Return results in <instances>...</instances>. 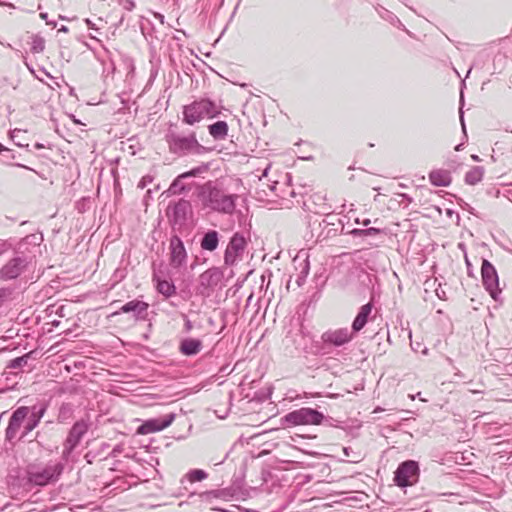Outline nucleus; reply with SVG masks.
I'll return each mask as SVG.
<instances>
[{"label": "nucleus", "mask_w": 512, "mask_h": 512, "mask_svg": "<svg viewBox=\"0 0 512 512\" xmlns=\"http://www.w3.org/2000/svg\"><path fill=\"white\" fill-rule=\"evenodd\" d=\"M196 195L204 209L226 215H232L236 209L238 195L228 193L217 180L199 185Z\"/></svg>", "instance_id": "1"}, {"label": "nucleus", "mask_w": 512, "mask_h": 512, "mask_svg": "<svg viewBox=\"0 0 512 512\" xmlns=\"http://www.w3.org/2000/svg\"><path fill=\"white\" fill-rule=\"evenodd\" d=\"M164 139L169 152L177 157L201 155L207 151V148L199 143L195 131H184L177 123L169 124Z\"/></svg>", "instance_id": "2"}, {"label": "nucleus", "mask_w": 512, "mask_h": 512, "mask_svg": "<svg viewBox=\"0 0 512 512\" xmlns=\"http://www.w3.org/2000/svg\"><path fill=\"white\" fill-rule=\"evenodd\" d=\"M64 470L62 462L48 463L43 468L28 467L26 477L22 479V486L26 491L33 486H46L60 477Z\"/></svg>", "instance_id": "3"}, {"label": "nucleus", "mask_w": 512, "mask_h": 512, "mask_svg": "<svg viewBox=\"0 0 512 512\" xmlns=\"http://www.w3.org/2000/svg\"><path fill=\"white\" fill-rule=\"evenodd\" d=\"M182 123L194 125L205 117L214 118L220 114L216 103L209 98H201L183 107Z\"/></svg>", "instance_id": "4"}, {"label": "nucleus", "mask_w": 512, "mask_h": 512, "mask_svg": "<svg viewBox=\"0 0 512 512\" xmlns=\"http://www.w3.org/2000/svg\"><path fill=\"white\" fill-rule=\"evenodd\" d=\"M26 405L21 408L27 411V418L24 421V428L21 431L18 441H23L40 423L41 419L47 412L49 401L46 399H26Z\"/></svg>", "instance_id": "5"}, {"label": "nucleus", "mask_w": 512, "mask_h": 512, "mask_svg": "<svg viewBox=\"0 0 512 512\" xmlns=\"http://www.w3.org/2000/svg\"><path fill=\"white\" fill-rule=\"evenodd\" d=\"M354 335L355 333L346 327L329 329L322 333L319 342H315L317 353L321 355L329 354L333 348H338L351 342Z\"/></svg>", "instance_id": "6"}, {"label": "nucleus", "mask_w": 512, "mask_h": 512, "mask_svg": "<svg viewBox=\"0 0 512 512\" xmlns=\"http://www.w3.org/2000/svg\"><path fill=\"white\" fill-rule=\"evenodd\" d=\"M325 420L326 416L317 409L302 407L282 416L280 424L285 428L300 425H321Z\"/></svg>", "instance_id": "7"}, {"label": "nucleus", "mask_w": 512, "mask_h": 512, "mask_svg": "<svg viewBox=\"0 0 512 512\" xmlns=\"http://www.w3.org/2000/svg\"><path fill=\"white\" fill-rule=\"evenodd\" d=\"M35 259V253H23L14 249L12 257L0 268V279L14 280L28 270Z\"/></svg>", "instance_id": "8"}, {"label": "nucleus", "mask_w": 512, "mask_h": 512, "mask_svg": "<svg viewBox=\"0 0 512 512\" xmlns=\"http://www.w3.org/2000/svg\"><path fill=\"white\" fill-rule=\"evenodd\" d=\"M480 273L485 290L494 301L502 303V290L499 287V276L495 266L489 260L483 258Z\"/></svg>", "instance_id": "9"}, {"label": "nucleus", "mask_w": 512, "mask_h": 512, "mask_svg": "<svg viewBox=\"0 0 512 512\" xmlns=\"http://www.w3.org/2000/svg\"><path fill=\"white\" fill-rule=\"evenodd\" d=\"M419 478L420 466L416 460H405L401 462L394 472V482L401 488L416 484Z\"/></svg>", "instance_id": "10"}, {"label": "nucleus", "mask_w": 512, "mask_h": 512, "mask_svg": "<svg viewBox=\"0 0 512 512\" xmlns=\"http://www.w3.org/2000/svg\"><path fill=\"white\" fill-rule=\"evenodd\" d=\"M246 247L245 236L240 232L234 233L224 252V265L229 267L236 265L238 261L242 260Z\"/></svg>", "instance_id": "11"}, {"label": "nucleus", "mask_w": 512, "mask_h": 512, "mask_svg": "<svg viewBox=\"0 0 512 512\" xmlns=\"http://www.w3.org/2000/svg\"><path fill=\"white\" fill-rule=\"evenodd\" d=\"M224 273L220 267H211L200 274L198 292L203 296H210L215 288L221 283Z\"/></svg>", "instance_id": "12"}, {"label": "nucleus", "mask_w": 512, "mask_h": 512, "mask_svg": "<svg viewBox=\"0 0 512 512\" xmlns=\"http://www.w3.org/2000/svg\"><path fill=\"white\" fill-rule=\"evenodd\" d=\"M88 431V424L85 420L76 421L69 430L68 436L63 444L62 456L68 458L74 449L79 445L82 437Z\"/></svg>", "instance_id": "13"}, {"label": "nucleus", "mask_w": 512, "mask_h": 512, "mask_svg": "<svg viewBox=\"0 0 512 512\" xmlns=\"http://www.w3.org/2000/svg\"><path fill=\"white\" fill-rule=\"evenodd\" d=\"M27 418V411L17 407L11 414L8 421V426L5 430V440L11 444H14L15 439H18L20 435L21 427L24 428V421Z\"/></svg>", "instance_id": "14"}, {"label": "nucleus", "mask_w": 512, "mask_h": 512, "mask_svg": "<svg viewBox=\"0 0 512 512\" xmlns=\"http://www.w3.org/2000/svg\"><path fill=\"white\" fill-rule=\"evenodd\" d=\"M176 418L175 413H169L161 417L150 418L138 426L136 432L140 435H147L155 432H159L169 427Z\"/></svg>", "instance_id": "15"}, {"label": "nucleus", "mask_w": 512, "mask_h": 512, "mask_svg": "<svg viewBox=\"0 0 512 512\" xmlns=\"http://www.w3.org/2000/svg\"><path fill=\"white\" fill-rule=\"evenodd\" d=\"M170 250V265L179 269L186 264L187 261V251L184 246L182 239L178 235H173L170 238L169 243Z\"/></svg>", "instance_id": "16"}, {"label": "nucleus", "mask_w": 512, "mask_h": 512, "mask_svg": "<svg viewBox=\"0 0 512 512\" xmlns=\"http://www.w3.org/2000/svg\"><path fill=\"white\" fill-rule=\"evenodd\" d=\"M148 309L149 304L147 302L139 299H134L128 301L123 306H121L119 310L113 312L112 316L124 313H132L136 321H145L148 318Z\"/></svg>", "instance_id": "17"}, {"label": "nucleus", "mask_w": 512, "mask_h": 512, "mask_svg": "<svg viewBox=\"0 0 512 512\" xmlns=\"http://www.w3.org/2000/svg\"><path fill=\"white\" fill-rule=\"evenodd\" d=\"M209 169L208 164H202L198 167L192 168L191 170L184 172L177 176L169 187V192L172 194H181L187 190V187L183 183V180L189 177H196L201 173L206 172Z\"/></svg>", "instance_id": "18"}, {"label": "nucleus", "mask_w": 512, "mask_h": 512, "mask_svg": "<svg viewBox=\"0 0 512 512\" xmlns=\"http://www.w3.org/2000/svg\"><path fill=\"white\" fill-rule=\"evenodd\" d=\"M203 341L199 338L184 337L179 340L178 351L186 357H193L200 353Z\"/></svg>", "instance_id": "19"}, {"label": "nucleus", "mask_w": 512, "mask_h": 512, "mask_svg": "<svg viewBox=\"0 0 512 512\" xmlns=\"http://www.w3.org/2000/svg\"><path fill=\"white\" fill-rule=\"evenodd\" d=\"M372 311H373V303L372 302H368L360 307V309L351 325V330L355 334L360 332L365 327V325L368 323V321L371 319Z\"/></svg>", "instance_id": "20"}, {"label": "nucleus", "mask_w": 512, "mask_h": 512, "mask_svg": "<svg viewBox=\"0 0 512 512\" xmlns=\"http://www.w3.org/2000/svg\"><path fill=\"white\" fill-rule=\"evenodd\" d=\"M43 241L42 233H33L22 238L15 249L22 251L23 253H34V249Z\"/></svg>", "instance_id": "21"}, {"label": "nucleus", "mask_w": 512, "mask_h": 512, "mask_svg": "<svg viewBox=\"0 0 512 512\" xmlns=\"http://www.w3.org/2000/svg\"><path fill=\"white\" fill-rule=\"evenodd\" d=\"M336 222L341 225L340 233H344V224L342 223L341 219H339L334 214H327L326 218L321 221H318V220L311 221L310 220L308 223V226L311 229V238H313L315 236V231H318L322 228L327 229L329 226H334L336 224Z\"/></svg>", "instance_id": "22"}, {"label": "nucleus", "mask_w": 512, "mask_h": 512, "mask_svg": "<svg viewBox=\"0 0 512 512\" xmlns=\"http://www.w3.org/2000/svg\"><path fill=\"white\" fill-rule=\"evenodd\" d=\"M198 496L202 502L212 504L214 499L230 500L233 497V491L231 488H222L204 491Z\"/></svg>", "instance_id": "23"}, {"label": "nucleus", "mask_w": 512, "mask_h": 512, "mask_svg": "<svg viewBox=\"0 0 512 512\" xmlns=\"http://www.w3.org/2000/svg\"><path fill=\"white\" fill-rule=\"evenodd\" d=\"M428 178L436 187H448L452 183L451 173L446 169H433L429 172Z\"/></svg>", "instance_id": "24"}, {"label": "nucleus", "mask_w": 512, "mask_h": 512, "mask_svg": "<svg viewBox=\"0 0 512 512\" xmlns=\"http://www.w3.org/2000/svg\"><path fill=\"white\" fill-rule=\"evenodd\" d=\"M191 204L188 200L180 199L171 207V218L174 223H182L187 219Z\"/></svg>", "instance_id": "25"}, {"label": "nucleus", "mask_w": 512, "mask_h": 512, "mask_svg": "<svg viewBox=\"0 0 512 512\" xmlns=\"http://www.w3.org/2000/svg\"><path fill=\"white\" fill-rule=\"evenodd\" d=\"M219 245V232L216 230H208L206 231L201 240L200 247L204 251L213 252L217 249Z\"/></svg>", "instance_id": "26"}, {"label": "nucleus", "mask_w": 512, "mask_h": 512, "mask_svg": "<svg viewBox=\"0 0 512 512\" xmlns=\"http://www.w3.org/2000/svg\"><path fill=\"white\" fill-rule=\"evenodd\" d=\"M376 11L382 19L389 22L393 26H396L397 28L409 33V31L406 29L405 25L400 21V19L393 12L389 11L388 9H386L385 7L380 6V5L378 7H376Z\"/></svg>", "instance_id": "27"}, {"label": "nucleus", "mask_w": 512, "mask_h": 512, "mask_svg": "<svg viewBox=\"0 0 512 512\" xmlns=\"http://www.w3.org/2000/svg\"><path fill=\"white\" fill-rule=\"evenodd\" d=\"M208 131L215 140H223L228 134V124L222 120L216 121L208 126Z\"/></svg>", "instance_id": "28"}, {"label": "nucleus", "mask_w": 512, "mask_h": 512, "mask_svg": "<svg viewBox=\"0 0 512 512\" xmlns=\"http://www.w3.org/2000/svg\"><path fill=\"white\" fill-rule=\"evenodd\" d=\"M36 354V351L28 352L20 357H16L9 361L7 368L10 369H20L23 367L32 368V365L29 363L31 360H35L36 358L33 355Z\"/></svg>", "instance_id": "29"}, {"label": "nucleus", "mask_w": 512, "mask_h": 512, "mask_svg": "<svg viewBox=\"0 0 512 512\" xmlns=\"http://www.w3.org/2000/svg\"><path fill=\"white\" fill-rule=\"evenodd\" d=\"M484 167L482 166H474L472 167L466 174L464 181L467 185H476L478 184L484 176Z\"/></svg>", "instance_id": "30"}, {"label": "nucleus", "mask_w": 512, "mask_h": 512, "mask_svg": "<svg viewBox=\"0 0 512 512\" xmlns=\"http://www.w3.org/2000/svg\"><path fill=\"white\" fill-rule=\"evenodd\" d=\"M156 289L158 293L162 294L165 298H169L177 293L174 283L164 279H157Z\"/></svg>", "instance_id": "31"}, {"label": "nucleus", "mask_w": 512, "mask_h": 512, "mask_svg": "<svg viewBox=\"0 0 512 512\" xmlns=\"http://www.w3.org/2000/svg\"><path fill=\"white\" fill-rule=\"evenodd\" d=\"M208 477V473L202 469H191L189 470L180 480V483L184 485V483L190 482H201Z\"/></svg>", "instance_id": "32"}, {"label": "nucleus", "mask_w": 512, "mask_h": 512, "mask_svg": "<svg viewBox=\"0 0 512 512\" xmlns=\"http://www.w3.org/2000/svg\"><path fill=\"white\" fill-rule=\"evenodd\" d=\"M15 158H16V155L14 154V152L11 149L3 146V150L0 153V160L2 163L7 164V165H14V166L24 168L27 170H31L38 174L37 171H35L34 169H32L24 164H20V163L12 164L11 161L14 160Z\"/></svg>", "instance_id": "33"}, {"label": "nucleus", "mask_w": 512, "mask_h": 512, "mask_svg": "<svg viewBox=\"0 0 512 512\" xmlns=\"http://www.w3.org/2000/svg\"><path fill=\"white\" fill-rule=\"evenodd\" d=\"M73 405L71 403H62V405L59 408L58 413V422L59 423H65L73 416Z\"/></svg>", "instance_id": "34"}, {"label": "nucleus", "mask_w": 512, "mask_h": 512, "mask_svg": "<svg viewBox=\"0 0 512 512\" xmlns=\"http://www.w3.org/2000/svg\"><path fill=\"white\" fill-rule=\"evenodd\" d=\"M347 233L354 237L376 236V235L381 234L382 230L379 228H376V227H369L366 229L354 228Z\"/></svg>", "instance_id": "35"}, {"label": "nucleus", "mask_w": 512, "mask_h": 512, "mask_svg": "<svg viewBox=\"0 0 512 512\" xmlns=\"http://www.w3.org/2000/svg\"><path fill=\"white\" fill-rule=\"evenodd\" d=\"M45 49V39L40 35H34L32 38L31 52L33 54L42 53Z\"/></svg>", "instance_id": "36"}, {"label": "nucleus", "mask_w": 512, "mask_h": 512, "mask_svg": "<svg viewBox=\"0 0 512 512\" xmlns=\"http://www.w3.org/2000/svg\"><path fill=\"white\" fill-rule=\"evenodd\" d=\"M324 230L325 229L322 228V229H320L318 231H315V233H317L316 240H315L316 242H320V241H323V240H325V239H327L329 237H334V236H337L338 234H341L340 232H338V230L336 228H329L326 231L325 235H323L324 234Z\"/></svg>", "instance_id": "37"}, {"label": "nucleus", "mask_w": 512, "mask_h": 512, "mask_svg": "<svg viewBox=\"0 0 512 512\" xmlns=\"http://www.w3.org/2000/svg\"><path fill=\"white\" fill-rule=\"evenodd\" d=\"M308 274H309V263L305 262V264H304V266L302 268V271L298 275L297 280H296V283L298 284V286H301L305 282L306 277L308 276Z\"/></svg>", "instance_id": "38"}, {"label": "nucleus", "mask_w": 512, "mask_h": 512, "mask_svg": "<svg viewBox=\"0 0 512 512\" xmlns=\"http://www.w3.org/2000/svg\"><path fill=\"white\" fill-rule=\"evenodd\" d=\"M182 318L184 321L183 332L190 333L191 330L194 328L192 321L188 318L186 314H182Z\"/></svg>", "instance_id": "39"}, {"label": "nucleus", "mask_w": 512, "mask_h": 512, "mask_svg": "<svg viewBox=\"0 0 512 512\" xmlns=\"http://www.w3.org/2000/svg\"><path fill=\"white\" fill-rule=\"evenodd\" d=\"M154 180V177L151 176V175H145L141 178V180L139 181L138 183V187L143 189L145 188L147 185H149L150 183H152Z\"/></svg>", "instance_id": "40"}, {"label": "nucleus", "mask_w": 512, "mask_h": 512, "mask_svg": "<svg viewBox=\"0 0 512 512\" xmlns=\"http://www.w3.org/2000/svg\"><path fill=\"white\" fill-rule=\"evenodd\" d=\"M123 446L121 444H118L116 446H114V448L112 449L111 453H110V456L111 457H117L118 455H120L122 452H123Z\"/></svg>", "instance_id": "41"}, {"label": "nucleus", "mask_w": 512, "mask_h": 512, "mask_svg": "<svg viewBox=\"0 0 512 512\" xmlns=\"http://www.w3.org/2000/svg\"><path fill=\"white\" fill-rule=\"evenodd\" d=\"M483 65H484V61H480V59H479V58H478V59H476V60L473 62L472 66L469 68V70H468V72H467V76L470 74V72H471V70H472L473 68H480V69H481V68H483Z\"/></svg>", "instance_id": "42"}, {"label": "nucleus", "mask_w": 512, "mask_h": 512, "mask_svg": "<svg viewBox=\"0 0 512 512\" xmlns=\"http://www.w3.org/2000/svg\"><path fill=\"white\" fill-rule=\"evenodd\" d=\"M399 196L401 197L402 202H406L407 204L412 203L413 199L406 193H400Z\"/></svg>", "instance_id": "43"}, {"label": "nucleus", "mask_w": 512, "mask_h": 512, "mask_svg": "<svg viewBox=\"0 0 512 512\" xmlns=\"http://www.w3.org/2000/svg\"><path fill=\"white\" fill-rule=\"evenodd\" d=\"M357 224H362L363 226H368L371 223V220L366 218L362 221H360L358 218L355 220Z\"/></svg>", "instance_id": "44"}, {"label": "nucleus", "mask_w": 512, "mask_h": 512, "mask_svg": "<svg viewBox=\"0 0 512 512\" xmlns=\"http://www.w3.org/2000/svg\"><path fill=\"white\" fill-rule=\"evenodd\" d=\"M35 441L42 445V434L40 431H37L36 434H35Z\"/></svg>", "instance_id": "45"}, {"label": "nucleus", "mask_w": 512, "mask_h": 512, "mask_svg": "<svg viewBox=\"0 0 512 512\" xmlns=\"http://www.w3.org/2000/svg\"><path fill=\"white\" fill-rule=\"evenodd\" d=\"M461 207L466 209L469 213L474 214V208H472L468 203L464 202V205H461Z\"/></svg>", "instance_id": "46"}, {"label": "nucleus", "mask_w": 512, "mask_h": 512, "mask_svg": "<svg viewBox=\"0 0 512 512\" xmlns=\"http://www.w3.org/2000/svg\"><path fill=\"white\" fill-rule=\"evenodd\" d=\"M6 297V291L4 289H0V307L2 306Z\"/></svg>", "instance_id": "47"}, {"label": "nucleus", "mask_w": 512, "mask_h": 512, "mask_svg": "<svg viewBox=\"0 0 512 512\" xmlns=\"http://www.w3.org/2000/svg\"><path fill=\"white\" fill-rule=\"evenodd\" d=\"M85 23L87 24L89 29L96 30L95 24L90 19H85Z\"/></svg>", "instance_id": "48"}, {"label": "nucleus", "mask_w": 512, "mask_h": 512, "mask_svg": "<svg viewBox=\"0 0 512 512\" xmlns=\"http://www.w3.org/2000/svg\"><path fill=\"white\" fill-rule=\"evenodd\" d=\"M40 493V491H37L35 493L32 494L30 500L31 502L33 503H36L40 498L38 497V494Z\"/></svg>", "instance_id": "49"}, {"label": "nucleus", "mask_w": 512, "mask_h": 512, "mask_svg": "<svg viewBox=\"0 0 512 512\" xmlns=\"http://www.w3.org/2000/svg\"><path fill=\"white\" fill-rule=\"evenodd\" d=\"M343 452L346 457H351V453H353V451L350 447L343 448Z\"/></svg>", "instance_id": "50"}, {"label": "nucleus", "mask_w": 512, "mask_h": 512, "mask_svg": "<svg viewBox=\"0 0 512 512\" xmlns=\"http://www.w3.org/2000/svg\"><path fill=\"white\" fill-rule=\"evenodd\" d=\"M211 510L213 511H219V512H232L231 510L221 508V507H211Z\"/></svg>", "instance_id": "51"}, {"label": "nucleus", "mask_w": 512, "mask_h": 512, "mask_svg": "<svg viewBox=\"0 0 512 512\" xmlns=\"http://www.w3.org/2000/svg\"><path fill=\"white\" fill-rule=\"evenodd\" d=\"M134 6H135V4H134V2H133L132 0H128V1H126V5H125V7H126L127 9L131 10L132 8H134Z\"/></svg>", "instance_id": "52"}, {"label": "nucleus", "mask_w": 512, "mask_h": 512, "mask_svg": "<svg viewBox=\"0 0 512 512\" xmlns=\"http://www.w3.org/2000/svg\"><path fill=\"white\" fill-rule=\"evenodd\" d=\"M20 132H21V130H19V129H15V130L11 131V133H10L11 138L14 140L15 134L20 133Z\"/></svg>", "instance_id": "53"}, {"label": "nucleus", "mask_w": 512, "mask_h": 512, "mask_svg": "<svg viewBox=\"0 0 512 512\" xmlns=\"http://www.w3.org/2000/svg\"><path fill=\"white\" fill-rule=\"evenodd\" d=\"M68 30H69V29H68V27H67V26L62 25V26L59 28L58 32H64V33H66V32H68Z\"/></svg>", "instance_id": "54"}, {"label": "nucleus", "mask_w": 512, "mask_h": 512, "mask_svg": "<svg viewBox=\"0 0 512 512\" xmlns=\"http://www.w3.org/2000/svg\"><path fill=\"white\" fill-rule=\"evenodd\" d=\"M40 17L44 19L46 22L48 21V14L46 12L40 13Z\"/></svg>", "instance_id": "55"}, {"label": "nucleus", "mask_w": 512, "mask_h": 512, "mask_svg": "<svg viewBox=\"0 0 512 512\" xmlns=\"http://www.w3.org/2000/svg\"><path fill=\"white\" fill-rule=\"evenodd\" d=\"M460 120H461V123H462L463 128H465V125H464V116H463V111H462V110H460Z\"/></svg>", "instance_id": "56"}, {"label": "nucleus", "mask_w": 512, "mask_h": 512, "mask_svg": "<svg viewBox=\"0 0 512 512\" xmlns=\"http://www.w3.org/2000/svg\"><path fill=\"white\" fill-rule=\"evenodd\" d=\"M46 24H47V25H51V26H53V27H56V24H57V23H56V21H49V20H48V21L46 22Z\"/></svg>", "instance_id": "57"}, {"label": "nucleus", "mask_w": 512, "mask_h": 512, "mask_svg": "<svg viewBox=\"0 0 512 512\" xmlns=\"http://www.w3.org/2000/svg\"><path fill=\"white\" fill-rule=\"evenodd\" d=\"M471 158H472L474 161H480L479 156H478V155H476V154H473V155L471 156Z\"/></svg>", "instance_id": "58"}, {"label": "nucleus", "mask_w": 512, "mask_h": 512, "mask_svg": "<svg viewBox=\"0 0 512 512\" xmlns=\"http://www.w3.org/2000/svg\"><path fill=\"white\" fill-rule=\"evenodd\" d=\"M43 147H44V146H43V144H41V143H36V144H35V148H37V149H41V148H43Z\"/></svg>", "instance_id": "59"}, {"label": "nucleus", "mask_w": 512, "mask_h": 512, "mask_svg": "<svg viewBox=\"0 0 512 512\" xmlns=\"http://www.w3.org/2000/svg\"><path fill=\"white\" fill-rule=\"evenodd\" d=\"M359 461V459L357 457H353L350 462L352 463H357Z\"/></svg>", "instance_id": "60"}, {"label": "nucleus", "mask_w": 512, "mask_h": 512, "mask_svg": "<svg viewBox=\"0 0 512 512\" xmlns=\"http://www.w3.org/2000/svg\"><path fill=\"white\" fill-rule=\"evenodd\" d=\"M59 323H60V321L55 320V321H53V322H52V325H53V326H58V325H59Z\"/></svg>", "instance_id": "61"}, {"label": "nucleus", "mask_w": 512, "mask_h": 512, "mask_svg": "<svg viewBox=\"0 0 512 512\" xmlns=\"http://www.w3.org/2000/svg\"><path fill=\"white\" fill-rule=\"evenodd\" d=\"M465 261H466L467 266H471V263L469 262L467 257H465Z\"/></svg>", "instance_id": "62"}, {"label": "nucleus", "mask_w": 512, "mask_h": 512, "mask_svg": "<svg viewBox=\"0 0 512 512\" xmlns=\"http://www.w3.org/2000/svg\"><path fill=\"white\" fill-rule=\"evenodd\" d=\"M452 213H453V211H452V210H450V209H448V210H447V214H448V215H452Z\"/></svg>", "instance_id": "63"}, {"label": "nucleus", "mask_w": 512, "mask_h": 512, "mask_svg": "<svg viewBox=\"0 0 512 512\" xmlns=\"http://www.w3.org/2000/svg\"><path fill=\"white\" fill-rule=\"evenodd\" d=\"M195 495H196V493L192 492V493L189 494V498H191V497H193Z\"/></svg>", "instance_id": "64"}]
</instances>
